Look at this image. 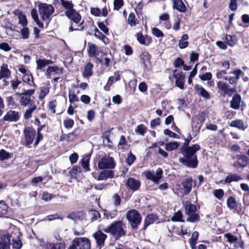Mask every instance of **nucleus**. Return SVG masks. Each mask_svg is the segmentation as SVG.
Listing matches in <instances>:
<instances>
[{"label": "nucleus", "instance_id": "obj_1", "mask_svg": "<svg viewBox=\"0 0 249 249\" xmlns=\"http://www.w3.org/2000/svg\"><path fill=\"white\" fill-rule=\"evenodd\" d=\"M188 135V138L185 140L183 145L179 148V152L183 157L179 159V162L186 167L195 168L198 164L196 153L200 150V146L198 144L189 146V144L192 137L190 134Z\"/></svg>", "mask_w": 249, "mask_h": 249}, {"label": "nucleus", "instance_id": "obj_2", "mask_svg": "<svg viewBox=\"0 0 249 249\" xmlns=\"http://www.w3.org/2000/svg\"><path fill=\"white\" fill-rule=\"evenodd\" d=\"M125 224L123 221L118 220L112 222L103 230L105 232L110 233L117 240L120 239L121 237L125 236Z\"/></svg>", "mask_w": 249, "mask_h": 249}, {"label": "nucleus", "instance_id": "obj_3", "mask_svg": "<svg viewBox=\"0 0 249 249\" xmlns=\"http://www.w3.org/2000/svg\"><path fill=\"white\" fill-rule=\"evenodd\" d=\"M125 216L131 228L133 230H137L142 221L140 213L135 209H131L126 212Z\"/></svg>", "mask_w": 249, "mask_h": 249}, {"label": "nucleus", "instance_id": "obj_4", "mask_svg": "<svg viewBox=\"0 0 249 249\" xmlns=\"http://www.w3.org/2000/svg\"><path fill=\"white\" fill-rule=\"evenodd\" d=\"M38 8L39 14L42 20L48 22L54 11L53 7L51 4L42 3L38 4Z\"/></svg>", "mask_w": 249, "mask_h": 249}, {"label": "nucleus", "instance_id": "obj_5", "mask_svg": "<svg viewBox=\"0 0 249 249\" xmlns=\"http://www.w3.org/2000/svg\"><path fill=\"white\" fill-rule=\"evenodd\" d=\"M68 249H90V243L87 238H76Z\"/></svg>", "mask_w": 249, "mask_h": 249}, {"label": "nucleus", "instance_id": "obj_6", "mask_svg": "<svg viewBox=\"0 0 249 249\" xmlns=\"http://www.w3.org/2000/svg\"><path fill=\"white\" fill-rule=\"evenodd\" d=\"M98 166L100 169H112L115 167L116 163L112 157L105 156L99 160Z\"/></svg>", "mask_w": 249, "mask_h": 249}, {"label": "nucleus", "instance_id": "obj_7", "mask_svg": "<svg viewBox=\"0 0 249 249\" xmlns=\"http://www.w3.org/2000/svg\"><path fill=\"white\" fill-rule=\"evenodd\" d=\"M162 174L163 171L160 168L157 169L156 175L153 171H147L145 172L146 178L152 180L157 184L159 183V180L162 178Z\"/></svg>", "mask_w": 249, "mask_h": 249}, {"label": "nucleus", "instance_id": "obj_8", "mask_svg": "<svg viewBox=\"0 0 249 249\" xmlns=\"http://www.w3.org/2000/svg\"><path fill=\"white\" fill-rule=\"evenodd\" d=\"M23 134L25 138V144L28 146L31 144L35 138L36 130L29 127H26L23 130Z\"/></svg>", "mask_w": 249, "mask_h": 249}, {"label": "nucleus", "instance_id": "obj_9", "mask_svg": "<svg viewBox=\"0 0 249 249\" xmlns=\"http://www.w3.org/2000/svg\"><path fill=\"white\" fill-rule=\"evenodd\" d=\"M196 180H193L191 178H187L182 182L183 186V194L185 195L188 194L191 191L193 185L195 186L196 185Z\"/></svg>", "mask_w": 249, "mask_h": 249}, {"label": "nucleus", "instance_id": "obj_10", "mask_svg": "<svg viewBox=\"0 0 249 249\" xmlns=\"http://www.w3.org/2000/svg\"><path fill=\"white\" fill-rule=\"evenodd\" d=\"M10 235L8 234L0 235V249H10Z\"/></svg>", "mask_w": 249, "mask_h": 249}, {"label": "nucleus", "instance_id": "obj_11", "mask_svg": "<svg viewBox=\"0 0 249 249\" xmlns=\"http://www.w3.org/2000/svg\"><path fill=\"white\" fill-rule=\"evenodd\" d=\"M174 76L176 79L175 84L179 89H184L185 76L182 72H177V70H175L173 72Z\"/></svg>", "mask_w": 249, "mask_h": 249}, {"label": "nucleus", "instance_id": "obj_12", "mask_svg": "<svg viewBox=\"0 0 249 249\" xmlns=\"http://www.w3.org/2000/svg\"><path fill=\"white\" fill-rule=\"evenodd\" d=\"M126 187L133 191L138 190L141 185L140 181L132 177L129 178L126 182Z\"/></svg>", "mask_w": 249, "mask_h": 249}, {"label": "nucleus", "instance_id": "obj_13", "mask_svg": "<svg viewBox=\"0 0 249 249\" xmlns=\"http://www.w3.org/2000/svg\"><path fill=\"white\" fill-rule=\"evenodd\" d=\"M229 125L231 127H236L243 131L245 130L248 127V124L240 119H237L231 121L229 124Z\"/></svg>", "mask_w": 249, "mask_h": 249}, {"label": "nucleus", "instance_id": "obj_14", "mask_svg": "<svg viewBox=\"0 0 249 249\" xmlns=\"http://www.w3.org/2000/svg\"><path fill=\"white\" fill-rule=\"evenodd\" d=\"M19 118L18 112L10 110L3 117V120L8 122H16Z\"/></svg>", "mask_w": 249, "mask_h": 249}, {"label": "nucleus", "instance_id": "obj_15", "mask_svg": "<svg viewBox=\"0 0 249 249\" xmlns=\"http://www.w3.org/2000/svg\"><path fill=\"white\" fill-rule=\"evenodd\" d=\"M94 237L96 241L98 246H103L105 243V240L107 237L106 234L104 233L101 231H98L94 234Z\"/></svg>", "mask_w": 249, "mask_h": 249}, {"label": "nucleus", "instance_id": "obj_16", "mask_svg": "<svg viewBox=\"0 0 249 249\" xmlns=\"http://www.w3.org/2000/svg\"><path fill=\"white\" fill-rule=\"evenodd\" d=\"M66 14L69 19L73 21L75 23H78L81 20V16L74 9L66 11Z\"/></svg>", "mask_w": 249, "mask_h": 249}, {"label": "nucleus", "instance_id": "obj_17", "mask_svg": "<svg viewBox=\"0 0 249 249\" xmlns=\"http://www.w3.org/2000/svg\"><path fill=\"white\" fill-rule=\"evenodd\" d=\"M114 176V171L111 170H104L101 172L98 176V180H105L107 178H112Z\"/></svg>", "mask_w": 249, "mask_h": 249}, {"label": "nucleus", "instance_id": "obj_18", "mask_svg": "<svg viewBox=\"0 0 249 249\" xmlns=\"http://www.w3.org/2000/svg\"><path fill=\"white\" fill-rule=\"evenodd\" d=\"M44 247L46 249H65L66 244L64 242L47 243L44 244Z\"/></svg>", "mask_w": 249, "mask_h": 249}, {"label": "nucleus", "instance_id": "obj_19", "mask_svg": "<svg viewBox=\"0 0 249 249\" xmlns=\"http://www.w3.org/2000/svg\"><path fill=\"white\" fill-rule=\"evenodd\" d=\"M194 89L197 94L199 95L203 98L208 99L210 97V93L206 91L202 87L198 85H196Z\"/></svg>", "mask_w": 249, "mask_h": 249}, {"label": "nucleus", "instance_id": "obj_20", "mask_svg": "<svg viewBox=\"0 0 249 249\" xmlns=\"http://www.w3.org/2000/svg\"><path fill=\"white\" fill-rule=\"evenodd\" d=\"M173 8L178 11L184 13L186 11V7L182 0H173Z\"/></svg>", "mask_w": 249, "mask_h": 249}, {"label": "nucleus", "instance_id": "obj_21", "mask_svg": "<svg viewBox=\"0 0 249 249\" xmlns=\"http://www.w3.org/2000/svg\"><path fill=\"white\" fill-rule=\"evenodd\" d=\"M236 158L238 164L241 167H246L249 163V159L244 155H237Z\"/></svg>", "mask_w": 249, "mask_h": 249}, {"label": "nucleus", "instance_id": "obj_22", "mask_svg": "<svg viewBox=\"0 0 249 249\" xmlns=\"http://www.w3.org/2000/svg\"><path fill=\"white\" fill-rule=\"evenodd\" d=\"M11 75V71L8 68V65L3 64L0 69V80L3 78H8Z\"/></svg>", "mask_w": 249, "mask_h": 249}, {"label": "nucleus", "instance_id": "obj_23", "mask_svg": "<svg viewBox=\"0 0 249 249\" xmlns=\"http://www.w3.org/2000/svg\"><path fill=\"white\" fill-rule=\"evenodd\" d=\"M241 99L238 94L234 95L231 101V107L234 109H238L240 107Z\"/></svg>", "mask_w": 249, "mask_h": 249}, {"label": "nucleus", "instance_id": "obj_24", "mask_svg": "<svg viewBox=\"0 0 249 249\" xmlns=\"http://www.w3.org/2000/svg\"><path fill=\"white\" fill-rule=\"evenodd\" d=\"M88 53L90 57H96L98 55L99 51L97 47L92 43H88Z\"/></svg>", "mask_w": 249, "mask_h": 249}, {"label": "nucleus", "instance_id": "obj_25", "mask_svg": "<svg viewBox=\"0 0 249 249\" xmlns=\"http://www.w3.org/2000/svg\"><path fill=\"white\" fill-rule=\"evenodd\" d=\"M158 219L157 215L151 213L148 214L144 220V229H145L147 226L153 223Z\"/></svg>", "mask_w": 249, "mask_h": 249}, {"label": "nucleus", "instance_id": "obj_26", "mask_svg": "<svg viewBox=\"0 0 249 249\" xmlns=\"http://www.w3.org/2000/svg\"><path fill=\"white\" fill-rule=\"evenodd\" d=\"M93 67V65L91 63H88L86 65L82 73L84 77H89L92 75L93 72L92 69Z\"/></svg>", "mask_w": 249, "mask_h": 249}, {"label": "nucleus", "instance_id": "obj_27", "mask_svg": "<svg viewBox=\"0 0 249 249\" xmlns=\"http://www.w3.org/2000/svg\"><path fill=\"white\" fill-rule=\"evenodd\" d=\"M185 213L186 214H191L196 212V207L195 205L192 204L190 201H187L184 205Z\"/></svg>", "mask_w": 249, "mask_h": 249}, {"label": "nucleus", "instance_id": "obj_28", "mask_svg": "<svg viewBox=\"0 0 249 249\" xmlns=\"http://www.w3.org/2000/svg\"><path fill=\"white\" fill-rule=\"evenodd\" d=\"M237 37L235 36H231L226 35L225 37V41L226 43L231 47L235 45L237 41Z\"/></svg>", "mask_w": 249, "mask_h": 249}, {"label": "nucleus", "instance_id": "obj_29", "mask_svg": "<svg viewBox=\"0 0 249 249\" xmlns=\"http://www.w3.org/2000/svg\"><path fill=\"white\" fill-rule=\"evenodd\" d=\"M53 63L51 60L38 59L36 60L37 69L41 70L46 66Z\"/></svg>", "mask_w": 249, "mask_h": 249}, {"label": "nucleus", "instance_id": "obj_30", "mask_svg": "<svg viewBox=\"0 0 249 249\" xmlns=\"http://www.w3.org/2000/svg\"><path fill=\"white\" fill-rule=\"evenodd\" d=\"M227 205L230 210L235 209L237 208L238 203L236 198L230 196L227 199Z\"/></svg>", "mask_w": 249, "mask_h": 249}, {"label": "nucleus", "instance_id": "obj_31", "mask_svg": "<svg viewBox=\"0 0 249 249\" xmlns=\"http://www.w3.org/2000/svg\"><path fill=\"white\" fill-rule=\"evenodd\" d=\"M121 73L119 71H115L113 75L109 77L107 83V85L111 86L114 82L118 81L120 80Z\"/></svg>", "mask_w": 249, "mask_h": 249}, {"label": "nucleus", "instance_id": "obj_32", "mask_svg": "<svg viewBox=\"0 0 249 249\" xmlns=\"http://www.w3.org/2000/svg\"><path fill=\"white\" fill-rule=\"evenodd\" d=\"M188 36L187 34H183L181 39L179 40L178 47L180 49H184L188 47L189 42L187 40L188 39Z\"/></svg>", "mask_w": 249, "mask_h": 249}, {"label": "nucleus", "instance_id": "obj_33", "mask_svg": "<svg viewBox=\"0 0 249 249\" xmlns=\"http://www.w3.org/2000/svg\"><path fill=\"white\" fill-rule=\"evenodd\" d=\"M31 15L33 19L35 21L36 24L39 27L43 28V23L40 22L38 18V16L36 10L33 9L31 11Z\"/></svg>", "mask_w": 249, "mask_h": 249}, {"label": "nucleus", "instance_id": "obj_34", "mask_svg": "<svg viewBox=\"0 0 249 249\" xmlns=\"http://www.w3.org/2000/svg\"><path fill=\"white\" fill-rule=\"evenodd\" d=\"M50 90L49 85H45L40 88V91L39 95V98L43 100L45 97L48 94Z\"/></svg>", "mask_w": 249, "mask_h": 249}, {"label": "nucleus", "instance_id": "obj_35", "mask_svg": "<svg viewBox=\"0 0 249 249\" xmlns=\"http://www.w3.org/2000/svg\"><path fill=\"white\" fill-rule=\"evenodd\" d=\"M140 57L145 68H147L150 64V55L148 53L144 52L141 54Z\"/></svg>", "mask_w": 249, "mask_h": 249}, {"label": "nucleus", "instance_id": "obj_36", "mask_svg": "<svg viewBox=\"0 0 249 249\" xmlns=\"http://www.w3.org/2000/svg\"><path fill=\"white\" fill-rule=\"evenodd\" d=\"M242 178L240 176H238L237 174H231L228 176L225 180V182L226 183H230L232 181H237Z\"/></svg>", "mask_w": 249, "mask_h": 249}, {"label": "nucleus", "instance_id": "obj_37", "mask_svg": "<svg viewBox=\"0 0 249 249\" xmlns=\"http://www.w3.org/2000/svg\"><path fill=\"white\" fill-rule=\"evenodd\" d=\"M117 214V209L113 210L112 211L109 212L107 210H105L104 212V216L107 219H112L114 218Z\"/></svg>", "mask_w": 249, "mask_h": 249}, {"label": "nucleus", "instance_id": "obj_38", "mask_svg": "<svg viewBox=\"0 0 249 249\" xmlns=\"http://www.w3.org/2000/svg\"><path fill=\"white\" fill-rule=\"evenodd\" d=\"M48 73L54 72L57 74L60 75L62 73V70L57 66H50L47 70Z\"/></svg>", "mask_w": 249, "mask_h": 249}, {"label": "nucleus", "instance_id": "obj_39", "mask_svg": "<svg viewBox=\"0 0 249 249\" xmlns=\"http://www.w3.org/2000/svg\"><path fill=\"white\" fill-rule=\"evenodd\" d=\"M179 146V144L177 142H172L166 143L165 149L167 151H172L177 149Z\"/></svg>", "mask_w": 249, "mask_h": 249}, {"label": "nucleus", "instance_id": "obj_40", "mask_svg": "<svg viewBox=\"0 0 249 249\" xmlns=\"http://www.w3.org/2000/svg\"><path fill=\"white\" fill-rule=\"evenodd\" d=\"M187 215L188 216V217L186 219V221L188 222L194 223L199 220V215L195 213V212Z\"/></svg>", "mask_w": 249, "mask_h": 249}, {"label": "nucleus", "instance_id": "obj_41", "mask_svg": "<svg viewBox=\"0 0 249 249\" xmlns=\"http://www.w3.org/2000/svg\"><path fill=\"white\" fill-rule=\"evenodd\" d=\"M8 207L4 201H0V217L4 216L7 213Z\"/></svg>", "mask_w": 249, "mask_h": 249}, {"label": "nucleus", "instance_id": "obj_42", "mask_svg": "<svg viewBox=\"0 0 249 249\" xmlns=\"http://www.w3.org/2000/svg\"><path fill=\"white\" fill-rule=\"evenodd\" d=\"M12 154L7 152L4 149L0 150V160H8L11 158Z\"/></svg>", "mask_w": 249, "mask_h": 249}, {"label": "nucleus", "instance_id": "obj_43", "mask_svg": "<svg viewBox=\"0 0 249 249\" xmlns=\"http://www.w3.org/2000/svg\"><path fill=\"white\" fill-rule=\"evenodd\" d=\"M224 237L227 238V241L231 244L235 243L238 240L236 236L233 235L230 233L225 234Z\"/></svg>", "mask_w": 249, "mask_h": 249}, {"label": "nucleus", "instance_id": "obj_44", "mask_svg": "<svg viewBox=\"0 0 249 249\" xmlns=\"http://www.w3.org/2000/svg\"><path fill=\"white\" fill-rule=\"evenodd\" d=\"M182 214L180 211H178L177 213H175L173 216L171 218V220L172 221H179V222H184V220L182 219Z\"/></svg>", "mask_w": 249, "mask_h": 249}, {"label": "nucleus", "instance_id": "obj_45", "mask_svg": "<svg viewBox=\"0 0 249 249\" xmlns=\"http://www.w3.org/2000/svg\"><path fill=\"white\" fill-rule=\"evenodd\" d=\"M46 220L51 221L54 220L60 219L62 220L63 217L59 215L58 213H55L51 215H48L46 217Z\"/></svg>", "mask_w": 249, "mask_h": 249}, {"label": "nucleus", "instance_id": "obj_46", "mask_svg": "<svg viewBox=\"0 0 249 249\" xmlns=\"http://www.w3.org/2000/svg\"><path fill=\"white\" fill-rule=\"evenodd\" d=\"M22 79L24 82L28 83L31 86L34 84L32 76L28 73L23 75Z\"/></svg>", "mask_w": 249, "mask_h": 249}, {"label": "nucleus", "instance_id": "obj_47", "mask_svg": "<svg viewBox=\"0 0 249 249\" xmlns=\"http://www.w3.org/2000/svg\"><path fill=\"white\" fill-rule=\"evenodd\" d=\"M89 159L88 156L84 157L81 160L82 166L86 171H89L90 170L89 168Z\"/></svg>", "mask_w": 249, "mask_h": 249}, {"label": "nucleus", "instance_id": "obj_48", "mask_svg": "<svg viewBox=\"0 0 249 249\" xmlns=\"http://www.w3.org/2000/svg\"><path fill=\"white\" fill-rule=\"evenodd\" d=\"M213 195L216 198L220 200L223 197L224 192L221 189H216L213 191Z\"/></svg>", "mask_w": 249, "mask_h": 249}, {"label": "nucleus", "instance_id": "obj_49", "mask_svg": "<svg viewBox=\"0 0 249 249\" xmlns=\"http://www.w3.org/2000/svg\"><path fill=\"white\" fill-rule=\"evenodd\" d=\"M217 87L219 90H221V91L225 94L227 90L228 85L223 81H219L217 83Z\"/></svg>", "mask_w": 249, "mask_h": 249}, {"label": "nucleus", "instance_id": "obj_50", "mask_svg": "<svg viewBox=\"0 0 249 249\" xmlns=\"http://www.w3.org/2000/svg\"><path fill=\"white\" fill-rule=\"evenodd\" d=\"M22 246V242L18 238L13 240L12 246L14 249H20Z\"/></svg>", "mask_w": 249, "mask_h": 249}, {"label": "nucleus", "instance_id": "obj_51", "mask_svg": "<svg viewBox=\"0 0 249 249\" xmlns=\"http://www.w3.org/2000/svg\"><path fill=\"white\" fill-rule=\"evenodd\" d=\"M61 2L63 6L67 9V11H71V10H73V5L71 1H65L64 0L62 1H61Z\"/></svg>", "mask_w": 249, "mask_h": 249}, {"label": "nucleus", "instance_id": "obj_52", "mask_svg": "<svg viewBox=\"0 0 249 249\" xmlns=\"http://www.w3.org/2000/svg\"><path fill=\"white\" fill-rule=\"evenodd\" d=\"M146 131V129L143 124H140L137 126L136 129V132L141 135H144Z\"/></svg>", "mask_w": 249, "mask_h": 249}, {"label": "nucleus", "instance_id": "obj_53", "mask_svg": "<svg viewBox=\"0 0 249 249\" xmlns=\"http://www.w3.org/2000/svg\"><path fill=\"white\" fill-rule=\"evenodd\" d=\"M135 160V156L130 152L127 156V157L126 159V162L129 166H130L133 164Z\"/></svg>", "mask_w": 249, "mask_h": 249}, {"label": "nucleus", "instance_id": "obj_54", "mask_svg": "<svg viewBox=\"0 0 249 249\" xmlns=\"http://www.w3.org/2000/svg\"><path fill=\"white\" fill-rule=\"evenodd\" d=\"M20 33L22 35V38L25 39L29 38V31L26 26H24L22 29H21Z\"/></svg>", "mask_w": 249, "mask_h": 249}, {"label": "nucleus", "instance_id": "obj_55", "mask_svg": "<svg viewBox=\"0 0 249 249\" xmlns=\"http://www.w3.org/2000/svg\"><path fill=\"white\" fill-rule=\"evenodd\" d=\"M112 200L114 203V204L116 206H118L121 204V197L117 193L114 194L112 196Z\"/></svg>", "mask_w": 249, "mask_h": 249}, {"label": "nucleus", "instance_id": "obj_56", "mask_svg": "<svg viewBox=\"0 0 249 249\" xmlns=\"http://www.w3.org/2000/svg\"><path fill=\"white\" fill-rule=\"evenodd\" d=\"M198 237V232L197 231L193 232L192 234V237L190 239L189 243H191L193 246H194V244H196Z\"/></svg>", "mask_w": 249, "mask_h": 249}, {"label": "nucleus", "instance_id": "obj_57", "mask_svg": "<svg viewBox=\"0 0 249 249\" xmlns=\"http://www.w3.org/2000/svg\"><path fill=\"white\" fill-rule=\"evenodd\" d=\"M18 18V23L21 25L23 27L26 26L27 25V20L24 14L20 16Z\"/></svg>", "mask_w": 249, "mask_h": 249}, {"label": "nucleus", "instance_id": "obj_58", "mask_svg": "<svg viewBox=\"0 0 249 249\" xmlns=\"http://www.w3.org/2000/svg\"><path fill=\"white\" fill-rule=\"evenodd\" d=\"M127 21L131 26L135 25L136 24L135 20V16L133 13H131L128 18Z\"/></svg>", "mask_w": 249, "mask_h": 249}, {"label": "nucleus", "instance_id": "obj_59", "mask_svg": "<svg viewBox=\"0 0 249 249\" xmlns=\"http://www.w3.org/2000/svg\"><path fill=\"white\" fill-rule=\"evenodd\" d=\"M152 34L154 36L157 37L164 36L163 33L157 28H153L152 29Z\"/></svg>", "mask_w": 249, "mask_h": 249}, {"label": "nucleus", "instance_id": "obj_60", "mask_svg": "<svg viewBox=\"0 0 249 249\" xmlns=\"http://www.w3.org/2000/svg\"><path fill=\"white\" fill-rule=\"evenodd\" d=\"M81 168L80 167L74 166L71 169L69 174L72 177L76 175L77 172H80Z\"/></svg>", "mask_w": 249, "mask_h": 249}, {"label": "nucleus", "instance_id": "obj_61", "mask_svg": "<svg viewBox=\"0 0 249 249\" xmlns=\"http://www.w3.org/2000/svg\"><path fill=\"white\" fill-rule=\"evenodd\" d=\"M69 100L71 102H74L78 101V97L75 95L74 91H70L69 92Z\"/></svg>", "mask_w": 249, "mask_h": 249}, {"label": "nucleus", "instance_id": "obj_62", "mask_svg": "<svg viewBox=\"0 0 249 249\" xmlns=\"http://www.w3.org/2000/svg\"><path fill=\"white\" fill-rule=\"evenodd\" d=\"M199 77L203 81L210 80L212 77L211 72H206L203 75H199Z\"/></svg>", "mask_w": 249, "mask_h": 249}, {"label": "nucleus", "instance_id": "obj_63", "mask_svg": "<svg viewBox=\"0 0 249 249\" xmlns=\"http://www.w3.org/2000/svg\"><path fill=\"white\" fill-rule=\"evenodd\" d=\"M237 0H230L229 7L231 11H235L237 9Z\"/></svg>", "mask_w": 249, "mask_h": 249}, {"label": "nucleus", "instance_id": "obj_64", "mask_svg": "<svg viewBox=\"0 0 249 249\" xmlns=\"http://www.w3.org/2000/svg\"><path fill=\"white\" fill-rule=\"evenodd\" d=\"M90 213L92 215V220H97L100 216L99 213L96 210H91Z\"/></svg>", "mask_w": 249, "mask_h": 249}]
</instances>
